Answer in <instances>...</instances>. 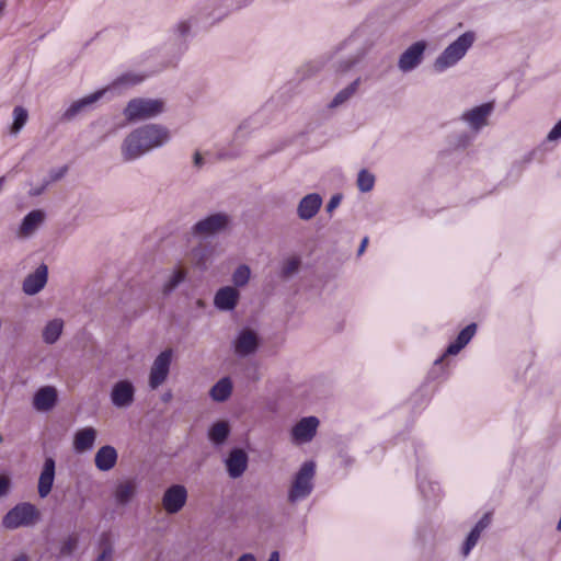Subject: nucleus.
<instances>
[{
  "instance_id": "nucleus-1",
  "label": "nucleus",
  "mask_w": 561,
  "mask_h": 561,
  "mask_svg": "<svg viewBox=\"0 0 561 561\" xmlns=\"http://www.w3.org/2000/svg\"><path fill=\"white\" fill-rule=\"evenodd\" d=\"M170 131L159 124H146L130 131L124 139L121 150L125 162L134 161L149 151L169 142Z\"/></svg>"
},
{
  "instance_id": "nucleus-2",
  "label": "nucleus",
  "mask_w": 561,
  "mask_h": 561,
  "mask_svg": "<svg viewBox=\"0 0 561 561\" xmlns=\"http://www.w3.org/2000/svg\"><path fill=\"white\" fill-rule=\"evenodd\" d=\"M142 81V77L134 75V73H124L118 77L112 84L111 88H105L98 90L90 95H87L82 99L75 101L61 115L60 119L62 122H70L79 113L101 100L112 88L115 89L119 85H135Z\"/></svg>"
},
{
  "instance_id": "nucleus-3",
  "label": "nucleus",
  "mask_w": 561,
  "mask_h": 561,
  "mask_svg": "<svg viewBox=\"0 0 561 561\" xmlns=\"http://www.w3.org/2000/svg\"><path fill=\"white\" fill-rule=\"evenodd\" d=\"M476 34L472 31L465 32L456 41L449 44L443 53L435 59L434 69L443 72L455 66L473 45Z\"/></svg>"
},
{
  "instance_id": "nucleus-4",
  "label": "nucleus",
  "mask_w": 561,
  "mask_h": 561,
  "mask_svg": "<svg viewBox=\"0 0 561 561\" xmlns=\"http://www.w3.org/2000/svg\"><path fill=\"white\" fill-rule=\"evenodd\" d=\"M164 111V102L160 99H131L124 108L128 122L147 119L158 116Z\"/></svg>"
},
{
  "instance_id": "nucleus-5",
  "label": "nucleus",
  "mask_w": 561,
  "mask_h": 561,
  "mask_svg": "<svg viewBox=\"0 0 561 561\" xmlns=\"http://www.w3.org/2000/svg\"><path fill=\"white\" fill-rule=\"evenodd\" d=\"M316 473V465L313 461H306L301 465L295 474L291 486L288 491V501L296 503L308 497L313 490V477Z\"/></svg>"
},
{
  "instance_id": "nucleus-6",
  "label": "nucleus",
  "mask_w": 561,
  "mask_h": 561,
  "mask_svg": "<svg viewBox=\"0 0 561 561\" xmlns=\"http://www.w3.org/2000/svg\"><path fill=\"white\" fill-rule=\"evenodd\" d=\"M39 519V512L28 502L16 504L2 518V526L7 529H16L34 525Z\"/></svg>"
},
{
  "instance_id": "nucleus-7",
  "label": "nucleus",
  "mask_w": 561,
  "mask_h": 561,
  "mask_svg": "<svg viewBox=\"0 0 561 561\" xmlns=\"http://www.w3.org/2000/svg\"><path fill=\"white\" fill-rule=\"evenodd\" d=\"M231 217L226 213H215L201 220L192 227L195 236H214L229 228Z\"/></svg>"
},
{
  "instance_id": "nucleus-8",
  "label": "nucleus",
  "mask_w": 561,
  "mask_h": 561,
  "mask_svg": "<svg viewBox=\"0 0 561 561\" xmlns=\"http://www.w3.org/2000/svg\"><path fill=\"white\" fill-rule=\"evenodd\" d=\"M261 345V339L256 331L251 328L241 329L232 341L234 354L244 358L255 354Z\"/></svg>"
},
{
  "instance_id": "nucleus-9",
  "label": "nucleus",
  "mask_w": 561,
  "mask_h": 561,
  "mask_svg": "<svg viewBox=\"0 0 561 561\" xmlns=\"http://www.w3.org/2000/svg\"><path fill=\"white\" fill-rule=\"evenodd\" d=\"M172 362V350L162 351L153 360L149 375V386L157 389L168 378Z\"/></svg>"
},
{
  "instance_id": "nucleus-10",
  "label": "nucleus",
  "mask_w": 561,
  "mask_h": 561,
  "mask_svg": "<svg viewBox=\"0 0 561 561\" xmlns=\"http://www.w3.org/2000/svg\"><path fill=\"white\" fill-rule=\"evenodd\" d=\"M135 386L128 379L115 382L111 390V402L117 409H127L135 401Z\"/></svg>"
},
{
  "instance_id": "nucleus-11",
  "label": "nucleus",
  "mask_w": 561,
  "mask_h": 561,
  "mask_svg": "<svg viewBox=\"0 0 561 561\" xmlns=\"http://www.w3.org/2000/svg\"><path fill=\"white\" fill-rule=\"evenodd\" d=\"M187 500V490L182 484H172L169 486L162 496V505L168 514L179 513Z\"/></svg>"
},
{
  "instance_id": "nucleus-12",
  "label": "nucleus",
  "mask_w": 561,
  "mask_h": 561,
  "mask_svg": "<svg viewBox=\"0 0 561 561\" xmlns=\"http://www.w3.org/2000/svg\"><path fill=\"white\" fill-rule=\"evenodd\" d=\"M426 49V43L419 41L408 47L400 56L398 67L400 70L407 72L416 68L422 59Z\"/></svg>"
},
{
  "instance_id": "nucleus-13",
  "label": "nucleus",
  "mask_w": 561,
  "mask_h": 561,
  "mask_svg": "<svg viewBox=\"0 0 561 561\" xmlns=\"http://www.w3.org/2000/svg\"><path fill=\"white\" fill-rule=\"evenodd\" d=\"M494 110L492 102L480 104L462 114V119L469 123L470 127L479 131L481 128L488 125V117Z\"/></svg>"
},
{
  "instance_id": "nucleus-14",
  "label": "nucleus",
  "mask_w": 561,
  "mask_h": 561,
  "mask_svg": "<svg viewBox=\"0 0 561 561\" xmlns=\"http://www.w3.org/2000/svg\"><path fill=\"white\" fill-rule=\"evenodd\" d=\"M249 457L248 454L239 447H233L226 460V469L230 478H240L248 468Z\"/></svg>"
},
{
  "instance_id": "nucleus-15",
  "label": "nucleus",
  "mask_w": 561,
  "mask_h": 561,
  "mask_svg": "<svg viewBox=\"0 0 561 561\" xmlns=\"http://www.w3.org/2000/svg\"><path fill=\"white\" fill-rule=\"evenodd\" d=\"M47 279L48 266L42 263L33 273L24 278L22 289L26 295L34 296L45 287Z\"/></svg>"
},
{
  "instance_id": "nucleus-16",
  "label": "nucleus",
  "mask_w": 561,
  "mask_h": 561,
  "mask_svg": "<svg viewBox=\"0 0 561 561\" xmlns=\"http://www.w3.org/2000/svg\"><path fill=\"white\" fill-rule=\"evenodd\" d=\"M477 332V324L470 323L466 325L457 335L456 340L451 342L445 353L435 360V365L440 364L446 356L457 355L474 336Z\"/></svg>"
},
{
  "instance_id": "nucleus-17",
  "label": "nucleus",
  "mask_w": 561,
  "mask_h": 561,
  "mask_svg": "<svg viewBox=\"0 0 561 561\" xmlns=\"http://www.w3.org/2000/svg\"><path fill=\"white\" fill-rule=\"evenodd\" d=\"M56 472V462L53 457H46L38 479V495L42 499L51 492Z\"/></svg>"
},
{
  "instance_id": "nucleus-18",
  "label": "nucleus",
  "mask_w": 561,
  "mask_h": 561,
  "mask_svg": "<svg viewBox=\"0 0 561 561\" xmlns=\"http://www.w3.org/2000/svg\"><path fill=\"white\" fill-rule=\"evenodd\" d=\"M319 420L316 416L302 417L291 430L293 438L306 443L313 438L317 433Z\"/></svg>"
},
{
  "instance_id": "nucleus-19",
  "label": "nucleus",
  "mask_w": 561,
  "mask_h": 561,
  "mask_svg": "<svg viewBox=\"0 0 561 561\" xmlns=\"http://www.w3.org/2000/svg\"><path fill=\"white\" fill-rule=\"evenodd\" d=\"M240 298V293L232 286H225L217 290L214 305L220 311L233 310Z\"/></svg>"
},
{
  "instance_id": "nucleus-20",
  "label": "nucleus",
  "mask_w": 561,
  "mask_h": 561,
  "mask_svg": "<svg viewBox=\"0 0 561 561\" xmlns=\"http://www.w3.org/2000/svg\"><path fill=\"white\" fill-rule=\"evenodd\" d=\"M322 197L318 193H310L304 196L297 207V215L302 220H310L320 210Z\"/></svg>"
},
{
  "instance_id": "nucleus-21",
  "label": "nucleus",
  "mask_w": 561,
  "mask_h": 561,
  "mask_svg": "<svg viewBox=\"0 0 561 561\" xmlns=\"http://www.w3.org/2000/svg\"><path fill=\"white\" fill-rule=\"evenodd\" d=\"M58 401L57 390L51 386L39 388L33 398V407L37 411H50Z\"/></svg>"
},
{
  "instance_id": "nucleus-22",
  "label": "nucleus",
  "mask_w": 561,
  "mask_h": 561,
  "mask_svg": "<svg viewBox=\"0 0 561 561\" xmlns=\"http://www.w3.org/2000/svg\"><path fill=\"white\" fill-rule=\"evenodd\" d=\"M492 522V513L486 512L483 514V516L477 522V524L473 526V528L468 534L463 547H462V553L465 556L469 554V552L472 550V548L477 545L481 534L483 530H485Z\"/></svg>"
},
{
  "instance_id": "nucleus-23",
  "label": "nucleus",
  "mask_w": 561,
  "mask_h": 561,
  "mask_svg": "<svg viewBox=\"0 0 561 561\" xmlns=\"http://www.w3.org/2000/svg\"><path fill=\"white\" fill-rule=\"evenodd\" d=\"M45 213L42 209H34L27 213L21 221L19 233L28 237L34 233L45 220Z\"/></svg>"
},
{
  "instance_id": "nucleus-24",
  "label": "nucleus",
  "mask_w": 561,
  "mask_h": 561,
  "mask_svg": "<svg viewBox=\"0 0 561 561\" xmlns=\"http://www.w3.org/2000/svg\"><path fill=\"white\" fill-rule=\"evenodd\" d=\"M117 451L111 445L102 446L95 454L94 462L95 467L100 471H110L117 462Z\"/></svg>"
},
{
  "instance_id": "nucleus-25",
  "label": "nucleus",
  "mask_w": 561,
  "mask_h": 561,
  "mask_svg": "<svg viewBox=\"0 0 561 561\" xmlns=\"http://www.w3.org/2000/svg\"><path fill=\"white\" fill-rule=\"evenodd\" d=\"M96 439V431L93 427H83L76 432L73 448L77 453L91 450Z\"/></svg>"
},
{
  "instance_id": "nucleus-26",
  "label": "nucleus",
  "mask_w": 561,
  "mask_h": 561,
  "mask_svg": "<svg viewBox=\"0 0 561 561\" xmlns=\"http://www.w3.org/2000/svg\"><path fill=\"white\" fill-rule=\"evenodd\" d=\"M231 428L227 421H217L208 430V439L215 446H221L230 435Z\"/></svg>"
},
{
  "instance_id": "nucleus-27",
  "label": "nucleus",
  "mask_w": 561,
  "mask_h": 561,
  "mask_svg": "<svg viewBox=\"0 0 561 561\" xmlns=\"http://www.w3.org/2000/svg\"><path fill=\"white\" fill-rule=\"evenodd\" d=\"M232 392V381L229 377H222L210 389L209 396L216 402H225Z\"/></svg>"
},
{
  "instance_id": "nucleus-28",
  "label": "nucleus",
  "mask_w": 561,
  "mask_h": 561,
  "mask_svg": "<svg viewBox=\"0 0 561 561\" xmlns=\"http://www.w3.org/2000/svg\"><path fill=\"white\" fill-rule=\"evenodd\" d=\"M137 485L133 480L119 483L115 490V500L119 505H127L136 494Z\"/></svg>"
},
{
  "instance_id": "nucleus-29",
  "label": "nucleus",
  "mask_w": 561,
  "mask_h": 561,
  "mask_svg": "<svg viewBox=\"0 0 561 561\" xmlns=\"http://www.w3.org/2000/svg\"><path fill=\"white\" fill-rule=\"evenodd\" d=\"M64 322L60 319L49 321L43 330V340L46 344H54L62 333Z\"/></svg>"
},
{
  "instance_id": "nucleus-30",
  "label": "nucleus",
  "mask_w": 561,
  "mask_h": 561,
  "mask_svg": "<svg viewBox=\"0 0 561 561\" xmlns=\"http://www.w3.org/2000/svg\"><path fill=\"white\" fill-rule=\"evenodd\" d=\"M360 83V78L355 79L353 82H351L347 87L339 91L335 96L332 99V101L329 104V107L334 108L342 104H344L346 101H348L357 91Z\"/></svg>"
},
{
  "instance_id": "nucleus-31",
  "label": "nucleus",
  "mask_w": 561,
  "mask_h": 561,
  "mask_svg": "<svg viewBox=\"0 0 561 561\" xmlns=\"http://www.w3.org/2000/svg\"><path fill=\"white\" fill-rule=\"evenodd\" d=\"M244 5H247V3H237L234 5V0H219L216 8L208 12L207 15L213 18L214 21H220L230 10L241 9Z\"/></svg>"
},
{
  "instance_id": "nucleus-32",
  "label": "nucleus",
  "mask_w": 561,
  "mask_h": 561,
  "mask_svg": "<svg viewBox=\"0 0 561 561\" xmlns=\"http://www.w3.org/2000/svg\"><path fill=\"white\" fill-rule=\"evenodd\" d=\"M186 271L178 268L173 271L172 275L169 277V279L164 283L162 287V293L164 296H169L174 289L179 287V285L184 282L186 278Z\"/></svg>"
},
{
  "instance_id": "nucleus-33",
  "label": "nucleus",
  "mask_w": 561,
  "mask_h": 561,
  "mask_svg": "<svg viewBox=\"0 0 561 561\" xmlns=\"http://www.w3.org/2000/svg\"><path fill=\"white\" fill-rule=\"evenodd\" d=\"M28 119V112L23 106H15L13 108V123L11 125V134H19L25 126Z\"/></svg>"
},
{
  "instance_id": "nucleus-34",
  "label": "nucleus",
  "mask_w": 561,
  "mask_h": 561,
  "mask_svg": "<svg viewBox=\"0 0 561 561\" xmlns=\"http://www.w3.org/2000/svg\"><path fill=\"white\" fill-rule=\"evenodd\" d=\"M375 185V175L367 171L366 169H362L357 175V186L358 190L363 193L370 192Z\"/></svg>"
},
{
  "instance_id": "nucleus-35",
  "label": "nucleus",
  "mask_w": 561,
  "mask_h": 561,
  "mask_svg": "<svg viewBox=\"0 0 561 561\" xmlns=\"http://www.w3.org/2000/svg\"><path fill=\"white\" fill-rule=\"evenodd\" d=\"M251 271L245 264L239 265L232 274V283L237 287H242L248 284L250 279Z\"/></svg>"
},
{
  "instance_id": "nucleus-36",
  "label": "nucleus",
  "mask_w": 561,
  "mask_h": 561,
  "mask_svg": "<svg viewBox=\"0 0 561 561\" xmlns=\"http://www.w3.org/2000/svg\"><path fill=\"white\" fill-rule=\"evenodd\" d=\"M363 57V53L357 51L356 54L350 55L346 58H342L337 61L336 71L345 73L351 70Z\"/></svg>"
},
{
  "instance_id": "nucleus-37",
  "label": "nucleus",
  "mask_w": 561,
  "mask_h": 561,
  "mask_svg": "<svg viewBox=\"0 0 561 561\" xmlns=\"http://www.w3.org/2000/svg\"><path fill=\"white\" fill-rule=\"evenodd\" d=\"M300 264L301 261L297 256L288 259L282 267L280 277L284 279L289 278L290 276L298 272Z\"/></svg>"
},
{
  "instance_id": "nucleus-38",
  "label": "nucleus",
  "mask_w": 561,
  "mask_h": 561,
  "mask_svg": "<svg viewBox=\"0 0 561 561\" xmlns=\"http://www.w3.org/2000/svg\"><path fill=\"white\" fill-rule=\"evenodd\" d=\"M79 539L76 535H69L62 542L59 553L64 557L71 556L78 547Z\"/></svg>"
},
{
  "instance_id": "nucleus-39",
  "label": "nucleus",
  "mask_w": 561,
  "mask_h": 561,
  "mask_svg": "<svg viewBox=\"0 0 561 561\" xmlns=\"http://www.w3.org/2000/svg\"><path fill=\"white\" fill-rule=\"evenodd\" d=\"M98 547L100 551H106L114 553V542L112 539L111 531H103L98 540Z\"/></svg>"
},
{
  "instance_id": "nucleus-40",
  "label": "nucleus",
  "mask_w": 561,
  "mask_h": 561,
  "mask_svg": "<svg viewBox=\"0 0 561 561\" xmlns=\"http://www.w3.org/2000/svg\"><path fill=\"white\" fill-rule=\"evenodd\" d=\"M192 255L193 257L196 260V265L202 268V270H205L206 268V250L201 248V247H197V248H194L192 250Z\"/></svg>"
},
{
  "instance_id": "nucleus-41",
  "label": "nucleus",
  "mask_w": 561,
  "mask_h": 561,
  "mask_svg": "<svg viewBox=\"0 0 561 561\" xmlns=\"http://www.w3.org/2000/svg\"><path fill=\"white\" fill-rule=\"evenodd\" d=\"M68 172V165H62L57 169H51L49 171V179L46 180L47 182L53 183L61 180Z\"/></svg>"
},
{
  "instance_id": "nucleus-42",
  "label": "nucleus",
  "mask_w": 561,
  "mask_h": 561,
  "mask_svg": "<svg viewBox=\"0 0 561 561\" xmlns=\"http://www.w3.org/2000/svg\"><path fill=\"white\" fill-rule=\"evenodd\" d=\"M561 138V119L557 122V124L549 131L547 139L549 141H554Z\"/></svg>"
},
{
  "instance_id": "nucleus-43",
  "label": "nucleus",
  "mask_w": 561,
  "mask_h": 561,
  "mask_svg": "<svg viewBox=\"0 0 561 561\" xmlns=\"http://www.w3.org/2000/svg\"><path fill=\"white\" fill-rule=\"evenodd\" d=\"M342 195L341 194H334L331 196L330 201L327 204L325 210L328 213H332L339 205L341 204Z\"/></svg>"
},
{
  "instance_id": "nucleus-44",
  "label": "nucleus",
  "mask_w": 561,
  "mask_h": 561,
  "mask_svg": "<svg viewBox=\"0 0 561 561\" xmlns=\"http://www.w3.org/2000/svg\"><path fill=\"white\" fill-rule=\"evenodd\" d=\"M191 31V25L187 21H181L175 26V32L179 36L185 37Z\"/></svg>"
},
{
  "instance_id": "nucleus-45",
  "label": "nucleus",
  "mask_w": 561,
  "mask_h": 561,
  "mask_svg": "<svg viewBox=\"0 0 561 561\" xmlns=\"http://www.w3.org/2000/svg\"><path fill=\"white\" fill-rule=\"evenodd\" d=\"M11 486V481L8 477L0 476V497L8 494Z\"/></svg>"
},
{
  "instance_id": "nucleus-46",
  "label": "nucleus",
  "mask_w": 561,
  "mask_h": 561,
  "mask_svg": "<svg viewBox=\"0 0 561 561\" xmlns=\"http://www.w3.org/2000/svg\"><path fill=\"white\" fill-rule=\"evenodd\" d=\"M49 185V182H47L46 180L43 182V184L41 186H37V187H34L32 188L28 194L31 196H39L42 195L45 190L47 188V186Z\"/></svg>"
},
{
  "instance_id": "nucleus-47",
  "label": "nucleus",
  "mask_w": 561,
  "mask_h": 561,
  "mask_svg": "<svg viewBox=\"0 0 561 561\" xmlns=\"http://www.w3.org/2000/svg\"><path fill=\"white\" fill-rule=\"evenodd\" d=\"M113 554L112 552H106V551H100L98 558L95 559V561H110L112 560L113 558Z\"/></svg>"
},
{
  "instance_id": "nucleus-48",
  "label": "nucleus",
  "mask_w": 561,
  "mask_h": 561,
  "mask_svg": "<svg viewBox=\"0 0 561 561\" xmlns=\"http://www.w3.org/2000/svg\"><path fill=\"white\" fill-rule=\"evenodd\" d=\"M203 163H204V159L201 156V153L199 152H195L194 153V164H195V167L201 168L203 165Z\"/></svg>"
},
{
  "instance_id": "nucleus-49",
  "label": "nucleus",
  "mask_w": 561,
  "mask_h": 561,
  "mask_svg": "<svg viewBox=\"0 0 561 561\" xmlns=\"http://www.w3.org/2000/svg\"><path fill=\"white\" fill-rule=\"evenodd\" d=\"M368 244V237H365L358 248L357 255H362L364 251L366 250V247Z\"/></svg>"
},
{
  "instance_id": "nucleus-50",
  "label": "nucleus",
  "mask_w": 561,
  "mask_h": 561,
  "mask_svg": "<svg viewBox=\"0 0 561 561\" xmlns=\"http://www.w3.org/2000/svg\"><path fill=\"white\" fill-rule=\"evenodd\" d=\"M237 561H256V559L252 553H243L238 558Z\"/></svg>"
},
{
  "instance_id": "nucleus-51",
  "label": "nucleus",
  "mask_w": 561,
  "mask_h": 561,
  "mask_svg": "<svg viewBox=\"0 0 561 561\" xmlns=\"http://www.w3.org/2000/svg\"><path fill=\"white\" fill-rule=\"evenodd\" d=\"M171 399H172V392L171 391H167L165 393H163L161 396V400L164 403H168Z\"/></svg>"
},
{
  "instance_id": "nucleus-52",
  "label": "nucleus",
  "mask_w": 561,
  "mask_h": 561,
  "mask_svg": "<svg viewBox=\"0 0 561 561\" xmlns=\"http://www.w3.org/2000/svg\"><path fill=\"white\" fill-rule=\"evenodd\" d=\"M267 561H279V553H278V551H273L270 554V558H268Z\"/></svg>"
},
{
  "instance_id": "nucleus-53",
  "label": "nucleus",
  "mask_w": 561,
  "mask_h": 561,
  "mask_svg": "<svg viewBox=\"0 0 561 561\" xmlns=\"http://www.w3.org/2000/svg\"><path fill=\"white\" fill-rule=\"evenodd\" d=\"M13 561H28V557L26 554H20Z\"/></svg>"
},
{
  "instance_id": "nucleus-54",
  "label": "nucleus",
  "mask_w": 561,
  "mask_h": 561,
  "mask_svg": "<svg viewBox=\"0 0 561 561\" xmlns=\"http://www.w3.org/2000/svg\"><path fill=\"white\" fill-rule=\"evenodd\" d=\"M249 126V122L248 121H244L238 128V134L243 129V128H247Z\"/></svg>"
},
{
  "instance_id": "nucleus-55",
  "label": "nucleus",
  "mask_w": 561,
  "mask_h": 561,
  "mask_svg": "<svg viewBox=\"0 0 561 561\" xmlns=\"http://www.w3.org/2000/svg\"><path fill=\"white\" fill-rule=\"evenodd\" d=\"M4 182H5V176H1L0 178V190L2 188Z\"/></svg>"
},
{
  "instance_id": "nucleus-56",
  "label": "nucleus",
  "mask_w": 561,
  "mask_h": 561,
  "mask_svg": "<svg viewBox=\"0 0 561 561\" xmlns=\"http://www.w3.org/2000/svg\"><path fill=\"white\" fill-rule=\"evenodd\" d=\"M351 43H352V41H351V39L345 41V42L343 43V47L348 46Z\"/></svg>"
},
{
  "instance_id": "nucleus-57",
  "label": "nucleus",
  "mask_w": 561,
  "mask_h": 561,
  "mask_svg": "<svg viewBox=\"0 0 561 561\" xmlns=\"http://www.w3.org/2000/svg\"><path fill=\"white\" fill-rule=\"evenodd\" d=\"M3 439L4 438H3L2 434H0V444L3 443Z\"/></svg>"
}]
</instances>
